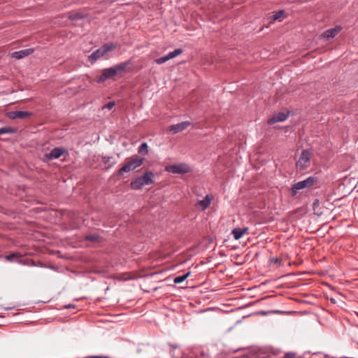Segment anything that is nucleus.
Returning a JSON list of instances; mask_svg holds the SVG:
<instances>
[{"instance_id": "f257e3e1", "label": "nucleus", "mask_w": 358, "mask_h": 358, "mask_svg": "<svg viewBox=\"0 0 358 358\" xmlns=\"http://www.w3.org/2000/svg\"><path fill=\"white\" fill-rule=\"evenodd\" d=\"M128 64L129 62H122L110 68L103 69L101 75L97 78L96 83H103L106 80L113 78L115 76H122V73L125 72Z\"/></svg>"}, {"instance_id": "f03ea898", "label": "nucleus", "mask_w": 358, "mask_h": 358, "mask_svg": "<svg viewBox=\"0 0 358 358\" xmlns=\"http://www.w3.org/2000/svg\"><path fill=\"white\" fill-rule=\"evenodd\" d=\"M154 175L152 172L148 171L142 176L136 178L131 181V187L133 189H140L145 185H149L154 182L152 179Z\"/></svg>"}, {"instance_id": "7ed1b4c3", "label": "nucleus", "mask_w": 358, "mask_h": 358, "mask_svg": "<svg viewBox=\"0 0 358 358\" xmlns=\"http://www.w3.org/2000/svg\"><path fill=\"white\" fill-rule=\"evenodd\" d=\"M143 162V158L135 157L127 162L120 170L119 173L129 172L141 166Z\"/></svg>"}, {"instance_id": "20e7f679", "label": "nucleus", "mask_w": 358, "mask_h": 358, "mask_svg": "<svg viewBox=\"0 0 358 358\" xmlns=\"http://www.w3.org/2000/svg\"><path fill=\"white\" fill-rule=\"evenodd\" d=\"M165 170L174 174H184L190 171L189 166L185 163L169 165L165 167Z\"/></svg>"}, {"instance_id": "39448f33", "label": "nucleus", "mask_w": 358, "mask_h": 358, "mask_svg": "<svg viewBox=\"0 0 358 358\" xmlns=\"http://www.w3.org/2000/svg\"><path fill=\"white\" fill-rule=\"evenodd\" d=\"M315 182V178L314 177H308L306 180L294 183L292 187V195H296L298 190L312 186Z\"/></svg>"}, {"instance_id": "423d86ee", "label": "nucleus", "mask_w": 358, "mask_h": 358, "mask_svg": "<svg viewBox=\"0 0 358 358\" xmlns=\"http://www.w3.org/2000/svg\"><path fill=\"white\" fill-rule=\"evenodd\" d=\"M310 154L308 150H303L301 155L296 162V166L301 169H305L308 166Z\"/></svg>"}, {"instance_id": "0eeeda50", "label": "nucleus", "mask_w": 358, "mask_h": 358, "mask_svg": "<svg viewBox=\"0 0 358 358\" xmlns=\"http://www.w3.org/2000/svg\"><path fill=\"white\" fill-rule=\"evenodd\" d=\"M182 52V50L181 48L175 49L173 51L170 52L165 56L161 57L159 58L155 59L154 62L157 64H162L169 61L171 59L175 58L176 57L180 55Z\"/></svg>"}, {"instance_id": "6e6552de", "label": "nucleus", "mask_w": 358, "mask_h": 358, "mask_svg": "<svg viewBox=\"0 0 358 358\" xmlns=\"http://www.w3.org/2000/svg\"><path fill=\"white\" fill-rule=\"evenodd\" d=\"M65 152H66V150L64 148H62V147L55 148L49 153H47L45 155V158L47 160H50L52 159H58Z\"/></svg>"}, {"instance_id": "1a4fd4ad", "label": "nucleus", "mask_w": 358, "mask_h": 358, "mask_svg": "<svg viewBox=\"0 0 358 358\" xmlns=\"http://www.w3.org/2000/svg\"><path fill=\"white\" fill-rule=\"evenodd\" d=\"M191 124V122L189 121H185L180 122L178 124H173L169 127V131L172 134H175L180 131L185 130Z\"/></svg>"}, {"instance_id": "9d476101", "label": "nucleus", "mask_w": 358, "mask_h": 358, "mask_svg": "<svg viewBox=\"0 0 358 358\" xmlns=\"http://www.w3.org/2000/svg\"><path fill=\"white\" fill-rule=\"evenodd\" d=\"M341 29L342 27L340 25H337L334 28L326 30L322 34V36L327 39L334 38L341 31Z\"/></svg>"}, {"instance_id": "9b49d317", "label": "nucleus", "mask_w": 358, "mask_h": 358, "mask_svg": "<svg viewBox=\"0 0 358 358\" xmlns=\"http://www.w3.org/2000/svg\"><path fill=\"white\" fill-rule=\"evenodd\" d=\"M31 115V113L28 111L15 110L10 112L8 117L11 119H24L29 117Z\"/></svg>"}, {"instance_id": "f8f14e48", "label": "nucleus", "mask_w": 358, "mask_h": 358, "mask_svg": "<svg viewBox=\"0 0 358 358\" xmlns=\"http://www.w3.org/2000/svg\"><path fill=\"white\" fill-rule=\"evenodd\" d=\"M34 52V50L32 48H28L24 50H21L19 51H16L12 53L11 56L13 58L20 59L22 58H24L30 54H31Z\"/></svg>"}, {"instance_id": "ddd939ff", "label": "nucleus", "mask_w": 358, "mask_h": 358, "mask_svg": "<svg viewBox=\"0 0 358 358\" xmlns=\"http://www.w3.org/2000/svg\"><path fill=\"white\" fill-rule=\"evenodd\" d=\"M106 54L103 53V50L102 48H99V49L94 51L88 57V60L91 63H94L97 59L104 56Z\"/></svg>"}, {"instance_id": "4468645a", "label": "nucleus", "mask_w": 358, "mask_h": 358, "mask_svg": "<svg viewBox=\"0 0 358 358\" xmlns=\"http://www.w3.org/2000/svg\"><path fill=\"white\" fill-rule=\"evenodd\" d=\"M287 118V115L284 113H278L274 115L271 118L268 120L269 124H274L275 122H283Z\"/></svg>"}, {"instance_id": "2eb2a0df", "label": "nucleus", "mask_w": 358, "mask_h": 358, "mask_svg": "<svg viewBox=\"0 0 358 358\" xmlns=\"http://www.w3.org/2000/svg\"><path fill=\"white\" fill-rule=\"evenodd\" d=\"M248 233V229L247 227L234 228L231 232L235 240L240 239L243 235H245Z\"/></svg>"}, {"instance_id": "dca6fc26", "label": "nucleus", "mask_w": 358, "mask_h": 358, "mask_svg": "<svg viewBox=\"0 0 358 358\" xmlns=\"http://www.w3.org/2000/svg\"><path fill=\"white\" fill-rule=\"evenodd\" d=\"M212 200L213 196L207 194L203 199L199 201L196 205L201 206L203 210H205L209 207Z\"/></svg>"}, {"instance_id": "f3484780", "label": "nucleus", "mask_w": 358, "mask_h": 358, "mask_svg": "<svg viewBox=\"0 0 358 358\" xmlns=\"http://www.w3.org/2000/svg\"><path fill=\"white\" fill-rule=\"evenodd\" d=\"M190 273H191V272L189 271L184 275L176 276L173 279V282L176 284H180V283L182 282L184 280H185L189 276Z\"/></svg>"}, {"instance_id": "a211bd4d", "label": "nucleus", "mask_w": 358, "mask_h": 358, "mask_svg": "<svg viewBox=\"0 0 358 358\" xmlns=\"http://www.w3.org/2000/svg\"><path fill=\"white\" fill-rule=\"evenodd\" d=\"M69 17L72 20H75L83 18L84 15L79 12H72L69 13Z\"/></svg>"}, {"instance_id": "6ab92c4d", "label": "nucleus", "mask_w": 358, "mask_h": 358, "mask_svg": "<svg viewBox=\"0 0 358 358\" xmlns=\"http://www.w3.org/2000/svg\"><path fill=\"white\" fill-rule=\"evenodd\" d=\"M103 53L106 54L109 51L114 50L116 48V45L114 43H107L101 46Z\"/></svg>"}, {"instance_id": "aec40b11", "label": "nucleus", "mask_w": 358, "mask_h": 358, "mask_svg": "<svg viewBox=\"0 0 358 358\" xmlns=\"http://www.w3.org/2000/svg\"><path fill=\"white\" fill-rule=\"evenodd\" d=\"M148 144L147 143H143L141 146L138 149V152L139 154L146 155L148 152Z\"/></svg>"}, {"instance_id": "412c9836", "label": "nucleus", "mask_w": 358, "mask_h": 358, "mask_svg": "<svg viewBox=\"0 0 358 358\" xmlns=\"http://www.w3.org/2000/svg\"><path fill=\"white\" fill-rule=\"evenodd\" d=\"M15 132V129L10 127H4L0 128V135L4 134H13Z\"/></svg>"}, {"instance_id": "4be33fe9", "label": "nucleus", "mask_w": 358, "mask_h": 358, "mask_svg": "<svg viewBox=\"0 0 358 358\" xmlns=\"http://www.w3.org/2000/svg\"><path fill=\"white\" fill-rule=\"evenodd\" d=\"M99 239V236L97 234H90V235H87L86 236V240L90 241L95 242V241H98Z\"/></svg>"}, {"instance_id": "5701e85b", "label": "nucleus", "mask_w": 358, "mask_h": 358, "mask_svg": "<svg viewBox=\"0 0 358 358\" xmlns=\"http://www.w3.org/2000/svg\"><path fill=\"white\" fill-rule=\"evenodd\" d=\"M284 15L283 10H279L273 15V20L274 21L280 20V19Z\"/></svg>"}, {"instance_id": "b1692460", "label": "nucleus", "mask_w": 358, "mask_h": 358, "mask_svg": "<svg viewBox=\"0 0 358 358\" xmlns=\"http://www.w3.org/2000/svg\"><path fill=\"white\" fill-rule=\"evenodd\" d=\"M115 106V102L114 101H110L108 102L107 104L104 105L102 108L103 109H105V108H107L108 110H111Z\"/></svg>"}, {"instance_id": "393cba45", "label": "nucleus", "mask_w": 358, "mask_h": 358, "mask_svg": "<svg viewBox=\"0 0 358 358\" xmlns=\"http://www.w3.org/2000/svg\"><path fill=\"white\" fill-rule=\"evenodd\" d=\"M19 254L17 253H12L9 255L6 256V259L7 261H12L15 257H18Z\"/></svg>"}, {"instance_id": "a878e982", "label": "nucleus", "mask_w": 358, "mask_h": 358, "mask_svg": "<svg viewBox=\"0 0 358 358\" xmlns=\"http://www.w3.org/2000/svg\"><path fill=\"white\" fill-rule=\"evenodd\" d=\"M112 159L111 157H104L103 158V162L106 164H109V166H111L113 165V164H110V159Z\"/></svg>"}, {"instance_id": "bb28decb", "label": "nucleus", "mask_w": 358, "mask_h": 358, "mask_svg": "<svg viewBox=\"0 0 358 358\" xmlns=\"http://www.w3.org/2000/svg\"><path fill=\"white\" fill-rule=\"evenodd\" d=\"M285 358H296V356L294 352H289L285 355Z\"/></svg>"}, {"instance_id": "cd10ccee", "label": "nucleus", "mask_w": 358, "mask_h": 358, "mask_svg": "<svg viewBox=\"0 0 358 358\" xmlns=\"http://www.w3.org/2000/svg\"><path fill=\"white\" fill-rule=\"evenodd\" d=\"M280 261H281V260H280V259H277V258H276V259H273L271 260V262H275V263H278V262H279V263H280Z\"/></svg>"}, {"instance_id": "c85d7f7f", "label": "nucleus", "mask_w": 358, "mask_h": 358, "mask_svg": "<svg viewBox=\"0 0 358 358\" xmlns=\"http://www.w3.org/2000/svg\"><path fill=\"white\" fill-rule=\"evenodd\" d=\"M71 305H68V306H66V308H71Z\"/></svg>"}, {"instance_id": "c756f323", "label": "nucleus", "mask_w": 358, "mask_h": 358, "mask_svg": "<svg viewBox=\"0 0 358 358\" xmlns=\"http://www.w3.org/2000/svg\"><path fill=\"white\" fill-rule=\"evenodd\" d=\"M311 358H315V357H311ZM321 358H323V357H321Z\"/></svg>"}]
</instances>
